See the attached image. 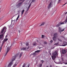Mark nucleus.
<instances>
[{"label": "nucleus", "instance_id": "obj_40", "mask_svg": "<svg viewBox=\"0 0 67 67\" xmlns=\"http://www.w3.org/2000/svg\"><path fill=\"white\" fill-rule=\"evenodd\" d=\"M7 37V35H6L5 36V38H6V37Z\"/></svg>", "mask_w": 67, "mask_h": 67}, {"label": "nucleus", "instance_id": "obj_32", "mask_svg": "<svg viewBox=\"0 0 67 67\" xmlns=\"http://www.w3.org/2000/svg\"><path fill=\"white\" fill-rule=\"evenodd\" d=\"M26 45L27 46H28V45H29V43H26Z\"/></svg>", "mask_w": 67, "mask_h": 67}, {"label": "nucleus", "instance_id": "obj_29", "mask_svg": "<svg viewBox=\"0 0 67 67\" xmlns=\"http://www.w3.org/2000/svg\"><path fill=\"white\" fill-rule=\"evenodd\" d=\"M44 44H47V42L46 41H45L44 42Z\"/></svg>", "mask_w": 67, "mask_h": 67}, {"label": "nucleus", "instance_id": "obj_18", "mask_svg": "<svg viewBox=\"0 0 67 67\" xmlns=\"http://www.w3.org/2000/svg\"><path fill=\"white\" fill-rule=\"evenodd\" d=\"M40 52V50H37V51H36L35 52V53H39Z\"/></svg>", "mask_w": 67, "mask_h": 67}, {"label": "nucleus", "instance_id": "obj_10", "mask_svg": "<svg viewBox=\"0 0 67 67\" xmlns=\"http://www.w3.org/2000/svg\"><path fill=\"white\" fill-rule=\"evenodd\" d=\"M53 54V56H55L58 55V53H57V52L56 51L54 52Z\"/></svg>", "mask_w": 67, "mask_h": 67}, {"label": "nucleus", "instance_id": "obj_30", "mask_svg": "<svg viewBox=\"0 0 67 67\" xmlns=\"http://www.w3.org/2000/svg\"><path fill=\"white\" fill-rule=\"evenodd\" d=\"M25 67V64H24L23 66V67Z\"/></svg>", "mask_w": 67, "mask_h": 67}, {"label": "nucleus", "instance_id": "obj_15", "mask_svg": "<svg viewBox=\"0 0 67 67\" xmlns=\"http://www.w3.org/2000/svg\"><path fill=\"white\" fill-rule=\"evenodd\" d=\"M8 40V39L5 38L3 40V43H4L5 42H6Z\"/></svg>", "mask_w": 67, "mask_h": 67}, {"label": "nucleus", "instance_id": "obj_12", "mask_svg": "<svg viewBox=\"0 0 67 67\" xmlns=\"http://www.w3.org/2000/svg\"><path fill=\"white\" fill-rule=\"evenodd\" d=\"M62 54H65L66 53V50L63 49L62 51Z\"/></svg>", "mask_w": 67, "mask_h": 67}, {"label": "nucleus", "instance_id": "obj_23", "mask_svg": "<svg viewBox=\"0 0 67 67\" xmlns=\"http://www.w3.org/2000/svg\"><path fill=\"white\" fill-rule=\"evenodd\" d=\"M60 26V24H58L57 26H56V27H58V26Z\"/></svg>", "mask_w": 67, "mask_h": 67}, {"label": "nucleus", "instance_id": "obj_41", "mask_svg": "<svg viewBox=\"0 0 67 67\" xmlns=\"http://www.w3.org/2000/svg\"><path fill=\"white\" fill-rule=\"evenodd\" d=\"M40 44H41V43H39Z\"/></svg>", "mask_w": 67, "mask_h": 67}, {"label": "nucleus", "instance_id": "obj_42", "mask_svg": "<svg viewBox=\"0 0 67 67\" xmlns=\"http://www.w3.org/2000/svg\"><path fill=\"white\" fill-rule=\"evenodd\" d=\"M37 42H38V41H37Z\"/></svg>", "mask_w": 67, "mask_h": 67}, {"label": "nucleus", "instance_id": "obj_19", "mask_svg": "<svg viewBox=\"0 0 67 67\" xmlns=\"http://www.w3.org/2000/svg\"><path fill=\"white\" fill-rule=\"evenodd\" d=\"M64 45H65L64 46H66V45H67V43H66V42H64Z\"/></svg>", "mask_w": 67, "mask_h": 67}, {"label": "nucleus", "instance_id": "obj_9", "mask_svg": "<svg viewBox=\"0 0 67 67\" xmlns=\"http://www.w3.org/2000/svg\"><path fill=\"white\" fill-rule=\"evenodd\" d=\"M29 47H28L27 48L25 47V48H21V51H26V50H27L29 49Z\"/></svg>", "mask_w": 67, "mask_h": 67}, {"label": "nucleus", "instance_id": "obj_5", "mask_svg": "<svg viewBox=\"0 0 67 67\" xmlns=\"http://www.w3.org/2000/svg\"><path fill=\"white\" fill-rule=\"evenodd\" d=\"M24 0H20V1H22V2L19 3L18 4H17L16 5V8H19L20 6L21 5V4H22L23 2L24 1Z\"/></svg>", "mask_w": 67, "mask_h": 67}, {"label": "nucleus", "instance_id": "obj_20", "mask_svg": "<svg viewBox=\"0 0 67 67\" xmlns=\"http://www.w3.org/2000/svg\"><path fill=\"white\" fill-rule=\"evenodd\" d=\"M44 24H45V23L44 22H43L40 25V26H41V25H44Z\"/></svg>", "mask_w": 67, "mask_h": 67}, {"label": "nucleus", "instance_id": "obj_33", "mask_svg": "<svg viewBox=\"0 0 67 67\" xmlns=\"http://www.w3.org/2000/svg\"><path fill=\"white\" fill-rule=\"evenodd\" d=\"M1 49H2V47H1L0 48V52H1Z\"/></svg>", "mask_w": 67, "mask_h": 67}, {"label": "nucleus", "instance_id": "obj_34", "mask_svg": "<svg viewBox=\"0 0 67 67\" xmlns=\"http://www.w3.org/2000/svg\"><path fill=\"white\" fill-rule=\"evenodd\" d=\"M41 48H43V47H39V48L40 49H41Z\"/></svg>", "mask_w": 67, "mask_h": 67}, {"label": "nucleus", "instance_id": "obj_28", "mask_svg": "<svg viewBox=\"0 0 67 67\" xmlns=\"http://www.w3.org/2000/svg\"><path fill=\"white\" fill-rule=\"evenodd\" d=\"M36 45V43H34L33 44V46H35Z\"/></svg>", "mask_w": 67, "mask_h": 67}, {"label": "nucleus", "instance_id": "obj_7", "mask_svg": "<svg viewBox=\"0 0 67 67\" xmlns=\"http://www.w3.org/2000/svg\"><path fill=\"white\" fill-rule=\"evenodd\" d=\"M20 17V16H19V15L17 17V18L15 20H14L12 21V23L13 22H14V23H16V22H17V21H18V19H19V18Z\"/></svg>", "mask_w": 67, "mask_h": 67}, {"label": "nucleus", "instance_id": "obj_36", "mask_svg": "<svg viewBox=\"0 0 67 67\" xmlns=\"http://www.w3.org/2000/svg\"><path fill=\"white\" fill-rule=\"evenodd\" d=\"M65 64V65H67V62H65L64 63Z\"/></svg>", "mask_w": 67, "mask_h": 67}, {"label": "nucleus", "instance_id": "obj_14", "mask_svg": "<svg viewBox=\"0 0 67 67\" xmlns=\"http://www.w3.org/2000/svg\"><path fill=\"white\" fill-rule=\"evenodd\" d=\"M52 59H53V60H54V59H55V58H56V56L53 55L52 56Z\"/></svg>", "mask_w": 67, "mask_h": 67}, {"label": "nucleus", "instance_id": "obj_39", "mask_svg": "<svg viewBox=\"0 0 67 67\" xmlns=\"http://www.w3.org/2000/svg\"><path fill=\"white\" fill-rule=\"evenodd\" d=\"M67 14V12H66L65 14Z\"/></svg>", "mask_w": 67, "mask_h": 67}, {"label": "nucleus", "instance_id": "obj_31", "mask_svg": "<svg viewBox=\"0 0 67 67\" xmlns=\"http://www.w3.org/2000/svg\"><path fill=\"white\" fill-rule=\"evenodd\" d=\"M58 43H55L54 44V45H58Z\"/></svg>", "mask_w": 67, "mask_h": 67}, {"label": "nucleus", "instance_id": "obj_38", "mask_svg": "<svg viewBox=\"0 0 67 67\" xmlns=\"http://www.w3.org/2000/svg\"><path fill=\"white\" fill-rule=\"evenodd\" d=\"M67 4V3H65L63 5V6H64V5H65V4Z\"/></svg>", "mask_w": 67, "mask_h": 67}, {"label": "nucleus", "instance_id": "obj_27", "mask_svg": "<svg viewBox=\"0 0 67 67\" xmlns=\"http://www.w3.org/2000/svg\"><path fill=\"white\" fill-rule=\"evenodd\" d=\"M53 40H51L50 43H53Z\"/></svg>", "mask_w": 67, "mask_h": 67}, {"label": "nucleus", "instance_id": "obj_2", "mask_svg": "<svg viewBox=\"0 0 67 67\" xmlns=\"http://www.w3.org/2000/svg\"><path fill=\"white\" fill-rule=\"evenodd\" d=\"M6 30H7V28L6 27H3V28L1 31V33H3V34L1 35H0V39L2 38H3L4 37V34L5 32H6Z\"/></svg>", "mask_w": 67, "mask_h": 67}, {"label": "nucleus", "instance_id": "obj_17", "mask_svg": "<svg viewBox=\"0 0 67 67\" xmlns=\"http://www.w3.org/2000/svg\"><path fill=\"white\" fill-rule=\"evenodd\" d=\"M22 53H20V55H19V58H20L21 57V56H22Z\"/></svg>", "mask_w": 67, "mask_h": 67}, {"label": "nucleus", "instance_id": "obj_1", "mask_svg": "<svg viewBox=\"0 0 67 67\" xmlns=\"http://www.w3.org/2000/svg\"><path fill=\"white\" fill-rule=\"evenodd\" d=\"M19 56V54H16L15 56L14 57H13L12 58V62L11 63H10L8 65V67H10L11 66H12V63H13V61L15 59V56ZM18 64V61H16V64H15L13 67H15V66L17 65V64Z\"/></svg>", "mask_w": 67, "mask_h": 67}, {"label": "nucleus", "instance_id": "obj_11", "mask_svg": "<svg viewBox=\"0 0 67 67\" xmlns=\"http://www.w3.org/2000/svg\"><path fill=\"white\" fill-rule=\"evenodd\" d=\"M54 37H55L57 38L58 37V35L57 33H55L54 34Z\"/></svg>", "mask_w": 67, "mask_h": 67}, {"label": "nucleus", "instance_id": "obj_43", "mask_svg": "<svg viewBox=\"0 0 67 67\" xmlns=\"http://www.w3.org/2000/svg\"><path fill=\"white\" fill-rule=\"evenodd\" d=\"M27 7H26V8H27Z\"/></svg>", "mask_w": 67, "mask_h": 67}, {"label": "nucleus", "instance_id": "obj_22", "mask_svg": "<svg viewBox=\"0 0 67 67\" xmlns=\"http://www.w3.org/2000/svg\"><path fill=\"white\" fill-rule=\"evenodd\" d=\"M42 66V64H41L39 65V67H41V66Z\"/></svg>", "mask_w": 67, "mask_h": 67}, {"label": "nucleus", "instance_id": "obj_13", "mask_svg": "<svg viewBox=\"0 0 67 67\" xmlns=\"http://www.w3.org/2000/svg\"><path fill=\"white\" fill-rule=\"evenodd\" d=\"M57 38L53 37V38L52 39L54 41H56L57 40Z\"/></svg>", "mask_w": 67, "mask_h": 67}, {"label": "nucleus", "instance_id": "obj_4", "mask_svg": "<svg viewBox=\"0 0 67 67\" xmlns=\"http://www.w3.org/2000/svg\"><path fill=\"white\" fill-rule=\"evenodd\" d=\"M65 28H63V27H58V32H59L60 34L62 33V32H63V31H65Z\"/></svg>", "mask_w": 67, "mask_h": 67}, {"label": "nucleus", "instance_id": "obj_25", "mask_svg": "<svg viewBox=\"0 0 67 67\" xmlns=\"http://www.w3.org/2000/svg\"><path fill=\"white\" fill-rule=\"evenodd\" d=\"M41 62L43 64V63L44 62V61L43 60H41Z\"/></svg>", "mask_w": 67, "mask_h": 67}, {"label": "nucleus", "instance_id": "obj_16", "mask_svg": "<svg viewBox=\"0 0 67 67\" xmlns=\"http://www.w3.org/2000/svg\"><path fill=\"white\" fill-rule=\"evenodd\" d=\"M24 10L23 9L22 10L21 12V15H22V14H23V13H24Z\"/></svg>", "mask_w": 67, "mask_h": 67}, {"label": "nucleus", "instance_id": "obj_8", "mask_svg": "<svg viewBox=\"0 0 67 67\" xmlns=\"http://www.w3.org/2000/svg\"><path fill=\"white\" fill-rule=\"evenodd\" d=\"M53 3L52 2H51L50 3V4L49 5L48 7V9H49L50 8H51L53 6Z\"/></svg>", "mask_w": 67, "mask_h": 67}, {"label": "nucleus", "instance_id": "obj_37", "mask_svg": "<svg viewBox=\"0 0 67 67\" xmlns=\"http://www.w3.org/2000/svg\"><path fill=\"white\" fill-rule=\"evenodd\" d=\"M36 53H33V55H35Z\"/></svg>", "mask_w": 67, "mask_h": 67}, {"label": "nucleus", "instance_id": "obj_26", "mask_svg": "<svg viewBox=\"0 0 67 67\" xmlns=\"http://www.w3.org/2000/svg\"><path fill=\"white\" fill-rule=\"evenodd\" d=\"M42 38H44V35H42Z\"/></svg>", "mask_w": 67, "mask_h": 67}, {"label": "nucleus", "instance_id": "obj_35", "mask_svg": "<svg viewBox=\"0 0 67 67\" xmlns=\"http://www.w3.org/2000/svg\"><path fill=\"white\" fill-rule=\"evenodd\" d=\"M30 66V65H28L26 67H29Z\"/></svg>", "mask_w": 67, "mask_h": 67}, {"label": "nucleus", "instance_id": "obj_6", "mask_svg": "<svg viewBox=\"0 0 67 67\" xmlns=\"http://www.w3.org/2000/svg\"><path fill=\"white\" fill-rule=\"evenodd\" d=\"M10 47H7V50H6V53L4 55V57H5L6 55H7V53L8 52H9V51H10Z\"/></svg>", "mask_w": 67, "mask_h": 67}, {"label": "nucleus", "instance_id": "obj_24", "mask_svg": "<svg viewBox=\"0 0 67 67\" xmlns=\"http://www.w3.org/2000/svg\"><path fill=\"white\" fill-rule=\"evenodd\" d=\"M15 7H14V6H13V7H12L13 9L14 10H15Z\"/></svg>", "mask_w": 67, "mask_h": 67}, {"label": "nucleus", "instance_id": "obj_3", "mask_svg": "<svg viewBox=\"0 0 67 67\" xmlns=\"http://www.w3.org/2000/svg\"><path fill=\"white\" fill-rule=\"evenodd\" d=\"M35 1V0H28V2H29V6L27 8V10L28 11L29 10V9H30V7H31V3H32L33 2H34Z\"/></svg>", "mask_w": 67, "mask_h": 67}, {"label": "nucleus", "instance_id": "obj_21", "mask_svg": "<svg viewBox=\"0 0 67 67\" xmlns=\"http://www.w3.org/2000/svg\"><path fill=\"white\" fill-rule=\"evenodd\" d=\"M57 40L58 41H60V42H62V41L61 40L59 39V38H57Z\"/></svg>", "mask_w": 67, "mask_h": 67}]
</instances>
